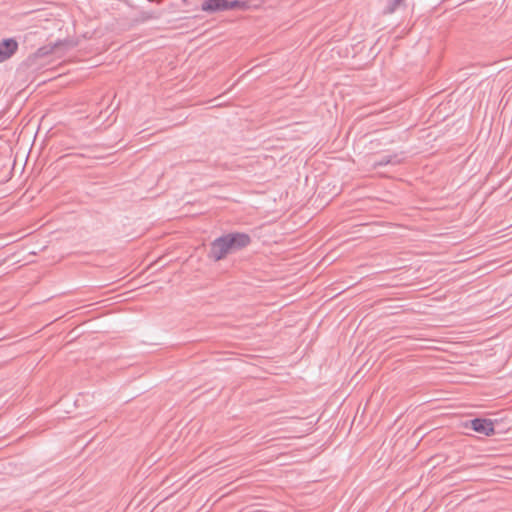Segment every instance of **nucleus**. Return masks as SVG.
I'll use <instances>...</instances> for the list:
<instances>
[{"instance_id":"1","label":"nucleus","mask_w":512,"mask_h":512,"mask_svg":"<svg viewBox=\"0 0 512 512\" xmlns=\"http://www.w3.org/2000/svg\"><path fill=\"white\" fill-rule=\"evenodd\" d=\"M250 242L251 238L246 233H229L216 238L211 243L208 256L214 261H220L224 259L229 253L248 246Z\"/></svg>"},{"instance_id":"2","label":"nucleus","mask_w":512,"mask_h":512,"mask_svg":"<svg viewBox=\"0 0 512 512\" xmlns=\"http://www.w3.org/2000/svg\"><path fill=\"white\" fill-rule=\"evenodd\" d=\"M465 427H470L475 432L486 436L495 434L494 422L491 419L475 418L467 422Z\"/></svg>"},{"instance_id":"3","label":"nucleus","mask_w":512,"mask_h":512,"mask_svg":"<svg viewBox=\"0 0 512 512\" xmlns=\"http://www.w3.org/2000/svg\"><path fill=\"white\" fill-rule=\"evenodd\" d=\"M18 49V43L14 38L0 41V63L13 56Z\"/></svg>"},{"instance_id":"4","label":"nucleus","mask_w":512,"mask_h":512,"mask_svg":"<svg viewBox=\"0 0 512 512\" xmlns=\"http://www.w3.org/2000/svg\"><path fill=\"white\" fill-rule=\"evenodd\" d=\"M404 0H387V4L385 7V13H394L402 4Z\"/></svg>"},{"instance_id":"5","label":"nucleus","mask_w":512,"mask_h":512,"mask_svg":"<svg viewBox=\"0 0 512 512\" xmlns=\"http://www.w3.org/2000/svg\"><path fill=\"white\" fill-rule=\"evenodd\" d=\"M19 163H20V162L13 161V162L11 163V168H12V169H15Z\"/></svg>"},{"instance_id":"6","label":"nucleus","mask_w":512,"mask_h":512,"mask_svg":"<svg viewBox=\"0 0 512 512\" xmlns=\"http://www.w3.org/2000/svg\"><path fill=\"white\" fill-rule=\"evenodd\" d=\"M27 164H28V161L23 162L21 167H20L21 170H24Z\"/></svg>"},{"instance_id":"7","label":"nucleus","mask_w":512,"mask_h":512,"mask_svg":"<svg viewBox=\"0 0 512 512\" xmlns=\"http://www.w3.org/2000/svg\"><path fill=\"white\" fill-rule=\"evenodd\" d=\"M389 162L388 161H385V162H379V165H382V164H388Z\"/></svg>"}]
</instances>
